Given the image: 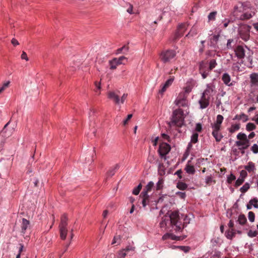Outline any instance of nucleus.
Here are the masks:
<instances>
[{
  "instance_id": "nucleus-7",
  "label": "nucleus",
  "mask_w": 258,
  "mask_h": 258,
  "mask_svg": "<svg viewBox=\"0 0 258 258\" xmlns=\"http://www.w3.org/2000/svg\"><path fill=\"white\" fill-rule=\"evenodd\" d=\"M187 95L184 93H180L175 101V104L178 107H185L187 105L186 98Z\"/></svg>"
},
{
  "instance_id": "nucleus-57",
  "label": "nucleus",
  "mask_w": 258,
  "mask_h": 258,
  "mask_svg": "<svg viewBox=\"0 0 258 258\" xmlns=\"http://www.w3.org/2000/svg\"><path fill=\"white\" fill-rule=\"evenodd\" d=\"M202 130V125L200 123H197L196 126V131L198 132H201Z\"/></svg>"
},
{
  "instance_id": "nucleus-14",
  "label": "nucleus",
  "mask_w": 258,
  "mask_h": 258,
  "mask_svg": "<svg viewBox=\"0 0 258 258\" xmlns=\"http://www.w3.org/2000/svg\"><path fill=\"white\" fill-rule=\"evenodd\" d=\"M108 98L112 100L115 104L120 103V99L119 95L115 92L109 91L107 93Z\"/></svg>"
},
{
  "instance_id": "nucleus-27",
  "label": "nucleus",
  "mask_w": 258,
  "mask_h": 258,
  "mask_svg": "<svg viewBox=\"0 0 258 258\" xmlns=\"http://www.w3.org/2000/svg\"><path fill=\"white\" fill-rule=\"evenodd\" d=\"M110 69L111 70L115 69L119 64L117 61V58H114L109 62Z\"/></svg>"
},
{
  "instance_id": "nucleus-3",
  "label": "nucleus",
  "mask_w": 258,
  "mask_h": 258,
  "mask_svg": "<svg viewBox=\"0 0 258 258\" xmlns=\"http://www.w3.org/2000/svg\"><path fill=\"white\" fill-rule=\"evenodd\" d=\"M183 112L181 109H175L173 112L172 119L168 124L170 126L181 127L183 123Z\"/></svg>"
},
{
  "instance_id": "nucleus-56",
  "label": "nucleus",
  "mask_w": 258,
  "mask_h": 258,
  "mask_svg": "<svg viewBox=\"0 0 258 258\" xmlns=\"http://www.w3.org/2000/svg\"><path fill=\"white\" fill-rule=\"evenodd\" d=\"M21 57L22 59H25L27 61H28L29 60V58L27 56L26 53L24 51L22 52Z\"/></svg>"
},
{
  "instance_id": "nucleus-59",
  "label": "nucleus",
  "mask_w": 258,
  "mask_h": 258,
  "mask_svg": "<svg viewBox=\"0 0 258 258\" xmlns=\"http://www.w3.org/2000/svg\"><path fill=\"white\" fill-rule=\"evenodd\" d=\"M234 222L231 220H230L229 223H228V226L230 228V229H231L232 230H234Z\"/></svg>"
},
{
  "instance_id": "nucleus-43",
  "label": "nucleus",
  "mask_w": 258,
  "mask_h": 258,
  "mask_svg": "<svg viewBox=\"0 0 258 258\" xmlns=\"http://www.w3.org/2000/svg\"><path fill=\"white\" fill-rule=\"evenodd\" d=\"M199 135L198 133H194L191 137L190 142L192 143H196L198 141Z\"/></svg>"
},
{
  "instance_id": "nucleus-2",
  "label": "nucleus",
  "mask_w": 258,
  "mask_h": 258,
  "mask_svg": "<svg viewBox=\"0 0 258 258\" xmlns=\"http://www.w3.org/2000/svg\"><path fill=\"white\" fill-rule=\"evenodd\" d=\"M232 13L233 16L240 20H248L254 14L252 11H246L242 3H239L234 6Z\"/></svg>"
},
{
  "instance_id": "nucleus-31",
  "label": "nucleus",
  "mask_w": 258,
  "mask_h": 258,
  "mask_svg": "<svg viewBox=\"0 0 258 258\" xmlns=\"http://www.w3.org/2000/svg\"><path fill=\"white\" fill-rule=\"evenodd\" d=\"M206 183L207 185H211L212 183H215L216 181L213 179L211 175L207 176L205 178Z\"/></svg>"
},
{
  "instance_id": "nucleus-28",
  "label": "nucleus",
  "mask_w": 258,
  "mask_h": 258,
  "mask_svg": "<svg viewBox=\"0 0 258 258\" xmlns=\"http://www.w3.org/2000/svg\"><path fill=\"white\" fill-rule=\"evenodd\" d=\"M244 168L249 172L253 171L255 169V165L252 162H249L248 164L245 166Z\"/></svg>"
},
{
  "instance_id": "nucleus-36",
  "label": "nucleus",
  "mask_w": 258,
  "mask_h": 258,
  "mask_svg": "<svg viewBox=\"0 0 258 258\" xmlns=\"http://www.w3.org/2000/svg\"><path fill=\"white\" fill-rule=\"evenodd\" d=\"M250 185L248 183H245L240 189L242 193H244L249 188Z\"/></svg>"
},
{
  "instance_id": "nucleus-12",
  "label": "nucleus",
  "mask_w": 258,
  "mask_h": 258,
  "mask_svg": "<svg viewBox=\"0 0 258 258\" xmlns=\"http://www.w3.org/2000/svg\"><path fill=\"white\" fill-rule=\"evenodd\" d=\"M236 56L239 59H242L245 57V50L243 46L238 45L234 49Z\"/></svg>"
},
{
  "instance_id": "nucleus-50",
  "label": "nucleus",
  "mask_w": 258,
  "mask_h": 258,
  "mask_svg": "<svg viewBox=\"0 0 258 258\" xmlns=\"http://www.w3.org/2000/svg\"><path fill=\"white\" fill-rule=\"evenodd\" d=\"M251 150L254 154L258 153V145L256 144L253 145L251 148Z\"/></svg>"
},
{
  "instance_id": "nucleus-41",
  "label": "nucleus",
  "mask_w": 258,
  "mask_h": 258,
  "mask_svg": "<svg viewBox=\"0 0 258 258\" xmlns=\"http://www.w3.org/2000/svg\"><path fill=\"white\" fill-rule=\"evenodd\" d=\"M251 81L252 83L255 84L258 82V75L253 74L250 76Z\"/></svg>"
},
{
  "instance_id": "nucleus-15",
  "label": "nucleus",
  "mask_w": 258,
  "mask_h": 258,
  "mask_svg": "<svg viewBox=\"0 0 258 258\" xmlns=\"http://www.w3.org/2000/svg\"><path fill=\"white\" fill-rule=\"evenodd\" d=\"M210 99L209 98H207L202 95L201 99L199 101L200 108L201 109L207 108L210 104Z\"/></svg>"
},
{
  "instance_id": "nucleus-63",
  "label": "nucleus",
  "mask_w": 258,
  "mask_h": 258,
  "mask_svg": "<svg viewBox=\"0 0 258 258\" xmlns=\"http://www.w3.org/2000/svg\"><path fill=\"white\" fill-rule=\"evenodd\" d=\"M219 35H214L212 38H211V41H213V42H215L216 43L217 42V41L218 40V39H219Z\"/></svg>"
},
{
  "instance_id": "nucleus-9",
  "label": "nucleus",
  "mask_w": 258,
  "mask_h": 258,
  "mask_svg": "<svg viewBox=\"0 0 258 258\" xmlns=\"http://www.w3.org/2000/svg\"><path fill=\"white\" fill-rule=\"evenodd\" d=\"M215 93V90L214 86L210 84L207 85V88L203 93L202 95L210 99L211 97L213 96Z\"/></svg>"
},
{
  "instance_id": "nucleus-48",
  "label": "nucleus",
  "mask_w": 258,
  "mask_h": 258,
  "mask_svg": "<svg viewBox=\"0 0 258 258\" xmlns=\"http://www.w3.org/2000/svg\"><path fill=\"white\" fill-rule=\"evenodd\" d=\"M10 83V81L6 82L3 84L2 87H0V94L9 87Z\"/></svg>"
},
{
  "instance_id": "nucleus-38",
  "label": "nucleus",
  "mask_w": 258,
  "mask_h": 258,
  "mask_svg": "<svg viewBox=\"0 0 258 258\" xmlns=\"http://www.w3.org/2000/svg\"><path fill=\"white\" fill-rule=\"evenodd\" d=\"M237 138L239 141H243L248 139L247 136L245 134L242 133H240L237 135Z\"/></svg>"
},
{
  "instance_id": "nucleus-16",
  "label": "nucleus",
  "mask_w": 258,
  "mask_h": 258,
  "mask_svg": "<svg viewBox=\"0 0 258 258\" xmlns=\"http://www.w3.org/2000/svg\"><path fill=\"white\" fill-rule=\"evenodd\" d=\"M162 239L163 240H172L176 241H180L183 240V239L181 238L180 236H176L173 234L168 233L164 234L163 236Z\"/></svg>"
},
{
  "instance_id": "nucleus-8",
  "label": "nucleus",
  "mask_w": 258,
  "mask_h": 258,
  "mask_svg": "<svg viewBox=\"0 0 258 258\" xmlns=\"http://www.w3.org/2000/svg\"><path fill=\"white\" fill-rule=\"evenodd\" d=\"M170 151V146L167 143H162L160 144L158 152L162 157L167 154Z\"/></svg>"
},
{
  "instance_id": "nucleus-29",
  "label": "nucleus",
  "mask_w": 258,
  "mask_h": 258,
  "mask_svg": "<svg viewBox=\"0 0 258 258\" xmlns=\"http://www.w3.org/2000/svg\"><path fill=\"white\" fill-rule=\"evenodd\" d=\"M237 222L241 225H244L247 222V219L245 215L243 214L240 215L238 217Z\"/></svg>"
},
{
  "instance_id": "nucleus-34",
  "label": "nucleus",
  "mask_w": 258,
  "mask_h": 258,
  "mask_svg": "<svg viewBox=\"0 0 258 258\" xmlns=\"http://www.w3.org/2000/svg\"><path fill=\"white\" fill-rule=\"evenodd\" d=\"M255 128L256 125L253 123L249 122L246 124V129L248 131H251Z\"/></svg>"
},
{
  "instance_id": "nucleus-1",
  "label": "nucleus",
  "mask_w": 258,
  "mask_h": 258,
  "mask_svg": "<svg viewBox=\"0 0 258 258\" xmlns=\"http://www.w3.org/2000/svg\"><path fill=\"white\" fill-rule=\"evenodd\" d=\"M159 225L163 230L176 231H181L185 226L180 219L177 211H169L162 218Z\"/></svg>"
},
{
  "instance_id": "nucleus-60",
  "label": "nucleus",
  "mask_w": 258,
  "mask_h": 258,
  "mask_svg": "<svg viewBox=\"0 0 258 258\" xmlns=\"http://www.w3.org/2000/svg\"><path fill=\"white\" fill-rule=\"evenodd\" d=\"M176 194L181 199H184L186 197V194L185 192H178Z\"/></svg>"
},
{
  "instance_id": "nucleus-5",
  "label": "nucleus",
  "mask_w": 258,
  "mask_h": 258,
  "mask_svg": "<svg viewBox=\"0 0 258 258\" xmlns=\"http://www.w3.org/2000/svg\"><path fill=\"white\" fill-rule=\"evenodd\" d=\"M251 27L247 25H241L239 26L238 32L239 37L244 41H247L250 38V31Z\"/></svg>"
},
{
  "instance_id": "nucleus-49",
  "label": "nucleus",
  "mask_w": 258,
  "mask_h": 258,
  "mask_svg": "<svg viewBox=\"0 0 258 258\" xmlns=\"http://www.w3.org/2000/svg\"><path fill=\"white\" fill-rule=\"evenodd\" d=\"M177 248L181 250L184 251L185 252H188L189 250V247L185 246H179L177 247Z\"/></svg>"
},
{
  "instance_id": "nucleus-23",
  "label": "nucleus",
  "mask_w": 258,
  "mask_h": 258,
  "mask_svg": "<svg viewBox=\"0 0 258 258\" xmlns=\"http://www.w3.org/2000/svg\"><path fill=\"white\" fill-rule=\"evenodd\" d=\"M190 161H188L186 166L185 167V170L187 173L188 174H193L195 172V167L193 165L189 164Z\"/></svg>"
},
{
  "instance_id": "nucleus-32",
  "label": "nucleus",
  "mask_w": 258,
  "mask_h": 258,
  "mask_svg": "<svg viewBox=\"0 0 258 258\" xmlns=\"http://www.w3.org/2000/svg\"><path fill=\"white\" fill-rule=\"evenodd\" d=\"M163 184H164L163 179L162 178H160L156 185V190H159L163 188Z\"/></svg>"
},
{
  "instance_id": "nucleus-44",
  "label": "nucleus",
  "mask_w": 258,
  "mask_h": 258,
  "mask_svg": "<svg viewBox=\"0 0 258 258\" xmlns=\"http://www.w3.org/2000/svg\"><path fill=\"white\" fill-rule=\"evenodd\" d=\"M124 60H125L126 61H127V58L125 56H121L118 58H117V61L119 65L121 64H124L125 63L123 62Z\"/></svg>"
},
{
  "instance_id": "nucleus-13",
  "label": "nucleus",
  "mask_w": 258,
  "mask_h": 258,
  "mask_svg": "<svg viewBox=\"0 0 258 258\" xmlns=\"http://www.w3.org/2000/svg\"><path fill=\"white\" fill-rule=\"evenodd\" d=\"M212 128V135L215 139V140L217 142H219L221 141L222 139L223 138V136L222 135L221 133H220V131L221 128Z\"/></svg>"
},
{
  "instance_id": "nucleus-20",
  "label": "nucleus",
  "mask_w": 258,
  "mask_h": 258,
  "mask_svg": "<svg viewBox=\"0 0 258 258\" xmlns=\"http://www.w3.org/2000/svg\"><path fill=\"white\" fill-rule=\"evenodd\" d=\"M135 247L127 246L125 249L122 250L119 253V258H124L130 251H133Z\"/></svg>"
},
{
  "instance_id": "nucleus-40",
  "label": "nucleus",
  "mask_w": 258,
  "mask_h": 258,
  "mask_svg": "<svg viewBox=\"0 0 258 258\" xmlns=\"http://www.w3.org/2000/svg\"><path fill=\"white\" fill-rule=\"evenodd\" d=\"M240 128L239 125L237 124L232 125L231 127L229 128V132L233 133L235 131L238 130Z\"/></svg>"
},
{
  "instance_id": "nucleus-10",
  "label": "nucleus",
  "mask_w": 258,
  "mask_h": 258,
  "mask_svg": "<svg viewBox=\"0 0 258 258\" xmlns=\"http://www.w3.org/2000/svg\"><path fill=\"white\" fill-rule=\"evenodd\" d=\"M200 73L201 74L203 79L207 78L211 71L206 66V64L203 62H201L199 66Z\"/></svg>"
},
{
  "instance_id": "nucleus-4",
  "label": "nucleus",
  "mask_w": 258,
  "mask_h": 258,
  "mask_svg": "<svg viewBox=\"0 0 258 258\" xmlns=\"http://www.w3.org/2000/svg\"><path fill=\"white\" fill-rule=\"evenodd\" d=\"M176 55L175 50L167 49L162 51L160 54V59L164 63H170Z\"/></svg>"
},
{
  "instance_id": "nucleus-64",
  "label": "nucleus",
  "mask_w": 258,
  "mask_h": 258,
  "mask_svg": "<svg viewBox=\"0 0 258 258\" xmlns=\"http://www.w3.org/2000/svg\"><path fill=\"white\" fill-rule=\"evenodd\" d=\"M11 43L13 44V45L16 46L19 44V42L15 38H13L11 40Z\"/></svg>"
},
{
  "instance_id": "nucleus-17",
  "label": "nucleus",
  "mask_w": 258,
  "mask_h": 258,
  "mask_svg": "<svg viewBox=\"0 0 258 258\" xmlns=\"http://www.w3.org/2000/svg\"><path fill=\"white\" fill-rule=\"evenodd\" d=\"M223 117L222 115L219 114L217 116L216 121L213 123H211V125L212 128H221V124L223 120Z\"/></svg>"
},
{
  "instance_id": "nucleus-25",
  "label": "nucleus",
  "mask_w": 258,
  "mask_h": 258,
  "mask_svg": "<svg viewBox=\"0 0 258 258\" xmlns=\"http://www.w3.org/2000/svg\"><path fill=\"white\" fill-rule=\"evenodd\" d=\"M222 80L225 85L228 86L231 85V84H229L231 81V78L228 74L224 73L222 76Z\"/></svg>"
},
{
  "instance_id": "nucleus-46",
  "label": "nucleus",
  "mask_w": 258,
  "mask_h": 258,
  "mask_svg": "<svg viewBox=\"0 0 258 258\" xmlns=\"http://www.w3.org/2000/svg\"><path fill=\"white\" fill-rule=\"evenodd\" d=\"M248 217L249 220L250 222H253L254 221V219H255L254 213L251 211L249 212L248 214Z\"/></svg>"
},
{
  "instance_id": "nucleus-35",
  "label": "nucleus",
  "mask_w": 258,
  "mask_h": 258,
  "mask_svg": "<svg viewBox=\"0 0 258 258\" xmlns=\"http://www.w3.org/2000/svg\"><path fill=\"white\" fill-rule=\"evenodd\" d=\"M197 34V30L196 28L192 27L189 32L186 35V37L194 36Z\"/></svg>"
},
{
  "instance_id": "nucleus-53",
  "label": "nucleus",
  "mask_w": 258,
  "mask_h": 258,
  "mask_svg": "<svg viewBox=\"0 0 258 258\" xmlns=\"http://www.w3.org/2000/svg\"><path fill=\"white\" fill-rule=\"evenodd\" d=\"M233 40L232 39H229L228 40L227 43V47L228 49H232L233 48V46L231 44V43H232V42H233Z\"/></svg>"
},
{
  "instance_id": "nucleus-55",
  "label": "nucleus",
  "mask_w": 258,
  "mask_h": 258,
  "mask_svg": "<svg viewBox=\"0 0 258 258\" xmlns=\"http://www.w3.org/2000/svg\"><path fill=\"white\" fill-rule=\"evenodd\" d=\"M121 48L123 50V53L126 54L129 50V46L127 44L123 45Z\"/></svg>"
},
{
  "instance_id": "nucleus-42",
  "label": "nucleus",
  "mask_w": 258,
  "mask_h": 258,
  "mask_svg": "<svg viewBox=\"0 0 258 258\" xmlns=\"http://www.w3.org/2000/svg\"><path fill=\"white\" fill-rule=\"evenodd\" d=\"M217 65V62L215 59H212L210 61L209 67L208 68L210 71L212 70Z\"/></svg>"
},
{
  "instance_id": "nucleus-18",
  "label": "nucleus",
  "mask_w": 258,
  "mask_h": 258,
  "mask_svg": "<svg viewBox=\"0 0 258 258\" xmlns=\"http://www.w3.org/2000/svg\"><path fill=\"white\" fill-rule=\"evenodd\" d=\"M119 166L118 164H115L113 166L110 167L106 173V178H110L113 176L117 170L119 169Z\"/></svg>"
},
{
  "instance_id": "nucleus-30",
  "label": "nucleus",
  "mask_w": 258,
  "mask_h": 258,
  "mask_svg": "<svg viewBox=\"0 0 258 258\" xmlns=\"http://www.w3.org/2000/svg\"><path fill=\"white\" fill-rule=\"evenodd\" d=\"M143 195V199L142 200V205L143 207H145L149 203V197L148 194H144Z\"/></svg>"
},
{
  "instance_id": "nucleus-52",
  "label": "nucleus",
  "mask_w": 258,
  "mask_h": 258,
  "mask_svg": "<svg viewBox=\"0 0 258 258\" xmlns=\"http://www.w3.org/2000/svg\"><path fill=\"white\" fill-rule=\"evenodd\" d=\"M133 115L132 114H130L127 115V118L123 120L122 124L123 125H125L128 123V121L131 119V118L132 117Z\"/></svg>"
},
{
  "instance_id": "nucleus-54",
  "label": "nucleus",
  "mask_w": 258,
  "mask_h": 258,
  "mask_svg": "<svg viewBox=\"0 0 258 258\" xmlns=\"http://www.w3.org/2000/svg\"><path fill=\"white\" fill-rule=\"evenodd\" d=\"M192 87L190 86H186L184 88V92H182V93H184L185 94L187 95L186 94L189 93L191 91Z\"/></svg>"
},
{
  "instance_id": "nucleus-6",
  "label": "nucleus",
  "mask_w": 258,
  "mask_h": 258,
  "mask_svg": "<svg viewBox=\"0 0 258 258\" xmlns=\"http://www.w3.org/2000/svg\"><path fill=\"white\" fill-rule=\"evenodd\" d=\"M68 218L66 214H63L61 217L60 220V223L59 225V232H60V237L62 240H64L66 239L67 232V225H68Z\"/></svg>"
},
{
  "instance_id": "nucleus-22",
  "label": "nucleus",
  "mask_w": 258,
  "mask_h": 258,
  "mask_svg": "<svg viewBox=\"0 0 258 258\" xmlns=\"http://www.w3.org/2000/svg\"><path fill=\"white\" fill-rule=\"evenodd\" d=\"M252 203H254L253 207L255 208H258V199L256 198H254L250 200L249 203L247 205L246 208L247 209H251L252 208Z\"/></svg>"
},
{
  "instance_id": "nucleus-58",
  "label": "nucleus",
  "mask_w": 258,
  "mask_h": 258,
  "mask_svg": "<svg viewBox=\"0 0 258 258\" xmlns=\"http://www.w3.org/2000/svg\"><path fill=\"white\" fill-rule=\"evenodd\" d=\"M161 137L164 140H166L168 142H170V137L168 135L165 134H162Z\"/></svg>"
},
{
  "instance_id": "nucleus-45",
  "label": "nucleus",
  "mask_w": 258,
  "mask_h": 258,
  "mask_svg": "<svg viewBox=\"0 0 258 258\" xmlns=\"http://www.w3.org/2000/svg\"><path fill=\"white\" fill-rule=\"evenodd\" d=\"M216 14H217L216 12H213L210 13L208 16L209 21L215 20Z\"/></svg>"
},
{
  "instance_id": "nucleus-11",
  "label": "nucleus",
  "mask_w": 258,
  "mask_h": 258,
  "mask_svg": "<svg viewBox=\"0 0 258 258\" xmlns=\"http://www.w3.org/2000/svg\"><path fill=\"white\" fill-rule=\"evenodd\" d=\"M174 80V77L173 76L170 77V78L162 85L161 89L159 90L158 93L162 95L166 91V89L171 85Z\"/></svg>"
},
{
  "instance_id": "nucleus-21",
  "label": "nucleus",
  "mask_w": 258,
  "mask_h": 258,
  "mask_svg": "<svg viewBox=\"0 0 258 258\" xmlns=\"http://www.w3.org/2000/svg\"><path fill=\"white\" fill-rule=\"evenodd\" d=\"M30 227L29 221L27 220L25 218L22 219L21 229L22 232H24L28 228Z\"/></svg>"
},
{
  "instance_id": "nucleus-26",
  "label": "nucleus",
  "mask_w": 258,
  "mask_h": 258,
  "mask_svg": "<svg viewBox=\"0 0 258 258\" xmlns=\"http://www.w3.org/2000/svg\"><path fill=\"white\" fill-rule=\"evenodd\" d=\"M154 186V183L152 181L149 182L148 184L146 186L144 190L142 192V194H147L148 192L150 191L152 188Z\"/></svg>"
},
{
  "instance_id": "nucleus-62",
  "label": "nucleus",
  "mask_w": 258,
  "mask_h": 258,
  "mask_svg": "<svg viewBox=\"0 0 258 258\" xmlns=\"http://www.w3.org/2000/svg\"><path fill=\"white\" fill-rule=\"evenodd\" d=\"M95 85L96 86V89L95 90V92H97V91L99 90L101 88L100 83L97 82H95Z\"/></svg>"
},
{
  "instance_id": "nucleus-47",
  "label": "nucleus",
  "mask_w": 258,
  "mask_h": 258,
  "mask_svg": "<svg viewBox=\"0 0 258 258\" xmlns=\"http://www.w3.org/2000/svg\"><path fill=\"white\" fill-rule=\"evenodd\" d=\"M244 180V179H243V177L238 178L235 182V186L236 187L240 186L241 184L243 183Z\"/></svg>"
},
{
  "instance_id": "nucleus-61",
  "label": "nucleus",
  "mask_w": 258,
  "mask_h": 258,
  "mask_svg": "<svg viewBox=\"0 0 258 258\" xmlns=\"http://www.w3.org/2000/svg\"><path fill=\"white\" fill-rule=\"evenodd\" d=\"M127 97L126 94H123L120 99V103L123 104Z\"/></svg>"
},
{
  "instance_id": "nucleus-37",
  "label": "nucleus",
  "mask_w": 258,
  "mask_h": 258,
  "mask_svg": "<svg viewBox=\"0 0 258 258\" xmlns=\"http://www.w3.org/2000/svg\"><path fill=\"white\" fill-rule=\"evenodd\" d=\"M142 188V185L141 183H140L137 187L135 188L133 190V194L135 195H138L140 190H141Z\"/></svg>"
},
{
  "instance_id": "nucleus-24",
  "label": "nucleus",
  "mask_w": 258,
  "mask_h": 258,
  "mask_svg": "<svg viewBox=\"0 0 258 258\" xmlns=\"http://www.w3.org/2000/svg\"><path fill=\"white\" fill-rule=\"evenodd\" d=\"M235 144L238 147L244 145V148H247L249 146V141L248 139L243 141H237L235 142Z\"/></svg>"
},
{
  "instance_id": "nucleus-51",
  "label": "nucleus",
  "mask_w": 258,
  "mask_h": 258,
  "mask_svg": "<svg viewBox=\"0 0 258 258\" xmlns=\"http://www.w3.org/2000/svg\"><path fill=\"white\" fill-rule=\"evenodd\" d=\"M235 178V176L233 174H231L227 178V181L228 183H231Z\"/></svg>"
},
{
  "instance_id": "nucleus-33",
  "label": "nucleus",
  "mask_w": 258,
  "mask_h": 258,
  "mask_svg": "<svg viewBox=\"0 0 258 258\" xmlns=\"http://www.w3.org/2000/svg\"><path fill=\"white\" fill-rule=\"evenodd\" d=\"M177 187L180 190H184L187 188V185L182 182H179L177 184Z\"/></svg>"
},
{
  "instance_id": "nucleus-39",
  "label": "nucleus",
  "mask_w": 258,
  "mask_h": 258,
  "mask_svg": "<svg viewBox=\"0 0 258 258\" xmlns=\"http://www.w3.org/2000/svg\"><path fill=\"white\" fill-rule=\"evenodd\" d=\"M234 230H232L231 229H229L226 232V236L229 239H231L232 237L234 236L235 233L233 232Z\"/></svg>"
},
{
  "instance_id": "nucleus-19",
  "label": "nucleus",
  "mask_w": 258,
  "mask_h": 258,
  "mask_svg": "<svg viewBox=\"0 0 258 258\" xmlns=\"http://www.w3.org/2000/svg\"><path fill=\"white\" fill-rule=\"evenodd\" d=\"M185 27L186 25L184 24H181L179 26L177 31L175 34L176 39L179 38L183 35L184 32L185 30Z\"/></svg>"
}]
</instances>
